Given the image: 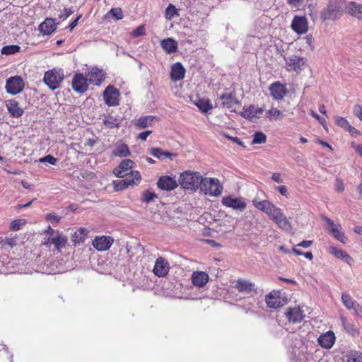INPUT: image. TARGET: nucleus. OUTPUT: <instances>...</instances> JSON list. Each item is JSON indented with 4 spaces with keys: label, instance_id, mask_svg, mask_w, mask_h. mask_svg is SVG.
Instances as JSON below:
<instances>
[{
    "label": "nucleus",
    "instance_id": "obj_1",
    "mask_svg": "<svg viewBox=\"0 0 362 362\" xmlns=\"http://www.w3.org/2000/svg\"><path fill=\"white\" fill-rule=\"evenodd\" d=\"M202 178L198 172L185 171L180 174L179 182L183 189L196 191L199 188Z\"/></svg>",
    "mask_w": 362,
    "mask_h": 362
},
{
    "label": "nucleus",
    "instance_id": "obj_2",
    "mask_svg": "<svg viewBox=\"0 0 362 362\" xmlns=\"http://www.w3.org/2000/svg\"><path fill=\"white\" fill-rule=\"evenodd\" d=\"M199 189L206 195L219 197L222 194L223 186L217 178L202 177Z\"/></svg>",
    "mask_w": 362,
    "mask_h": 362
},
{
    "label": "nucleus",
    "instance_id": "obj_3",
    "mask_svg": "<svg viewBox=\"0 0 362 362\" xmlns=\"http://www.w3.org/2000/svg\"><path fill=\"white\" fill-rule=\"evenodd\" d=\"M64 75L62 69H53L45 73L43 81L52 90L60 87Z\"/></svg>",
    "mask_w": 362,
    "mask_h": 362
},
{
    "label": "nucleus",
    "instance_id": "obj_4",
    "mask_svg": "<svg viewBox=\"0 0 362 362\" xmlns=\"http://www.w3.org/2000/svg\"><path fill=\"white\" fill-rule=\"evenodd\" d=\"M25 83L20 76H11L6 79L5 89L7 93L15 95L20 93L24 88Z\"/></svg>",
    "mask_w": 362,
    "mask_h": 362
},
{
    "label": "nucleus",
    "instance_id": "obj_5",
    "mask_svg": "<svg viewBox=\"0 0 362 362\" xmlns=\"http://www.w3.org/2000/svg\"><path fill=\"white\" fill-rule=\"evenodd\" d=\"M325 220L329 225V232L334 236V238L343 244L347 243L348 238L342 230L341 225L334 223L332 219L327 217H325Z\"/></svg>",
    "mask_w": 362,
    "mask_h": 362
},
{
    "label": "nucleus",
    "instance_id": "obj_6",
    "mask_svg": "<svg viewBox=\"0 0 362 362\" xmlns=\"http://www.w3.org/2000/svg\"><path fill=\"white\" fill-rule=\"evenodd\" d=\"M286 69L288 71H294L299 72L303 70L306 64V59L303 57L292 55L288 58H285Z\"/></svg>",
    "mask_w": 362,
    "mask_h": 362
},
{
    "label": "nucleus",
    "instance_id": "obj_7",
    "mask_svg": "<svg viewBox=\"0 0 362 362\" xmlns=\"http://www.w3.org/2000/svg\"><path fill=\"white\" fill-rule=\"evenodd\" d=\"M132 177H127L124 180H115L113 182L114 188L116 191L122 190L130 185L135 184L136 182H139L141 176L139 171L134 170L132 173Z\"/></svg>",
    "mask_w": 362,
    "mask_h": 362
},
{
    "label": "nucleus",
    "instance_id": "obj_8",
    "mask_svg": "<svg viewBox=\"0 0 362 362\" xmlns=\"http://www.w3.org/2000/svg\"><path fill=\"white\" fill-rule=\"evenodd\" d=\"M221 203L223 206L240 211H243L247 207V204L242 197H224L221 200Z\"/></svg>",
    "mask_w": 362,
    "mask_h": 362
},
{
    "label": "nucleus",
    "instance_id": "obj_9",
    "mask_svg": "<svg viewBox=\"0 0 362 362\" xmlns=\"http://www.w3.org/2000/svg\"><path fill=\"white\" fill-rule=\"evenodd\" d=\"M274 213L269 217L274 222H275L277 226L286 230L289 231L291 230V225L288 221V219L286 217V216L281 211V209L279 207L273 211Z\"/></svg>",
    "mask_w": 362,
    "mask_h": 362
},
{
    "label": "nucleus",
    "instance_id": "obj_10",
    "mask_svg": "<svg viewBox=\"0 0 362 362\" xmlns=\"http://www.w3.org/2000/svg\"><path fill=\"white\" fill-rule=\"evenodd\" d=\"M134 163L130 159L123 160L119 165L113 170V173L117 177H124L126 175L130 174L132 177V173L134 172L132 169L134 168Z\"/></svg>",
    "mask_w": 362,
    "mask_h": 362
},
{
    "label": "nucleus",
    "instance_id": "obj_11",
    "mask_svg": "<svg viewBox=\"0 0 362 362\" xmlns=\"http://www.w3.org/2000/svg\"><path fill=\"white\" fill-rule=\"evenodd\" d=\"M266 303L269 308L276 309L285 304V300L278 291H273L266 296Z\"/></svg>",
    "mask_w": 362,
    "mask_h": 362
},
{
    "label": "nucleus",
    "instance_id": "obj_12",
    "mask_svg": "<svg viewBox=\"0 0 362 362\" xmlns=\"http://www.w3.org/2000/svg\"><path fill=\"white\" fill-rule=\"evenodd\" d=\"M170 264L165 258L159 257L156 259L153 269V272L156 276L158 277H164L168 274Z\"/></svg>",
    "mask_w": 362,
    "mask_h": 362
},
{
    "label": "nucleus",
    "instance_id": "obj_13",
    "mask_svg": "<svg viewBox=\"0 0 362 362\" xmlns=\"http://www.w3.org/2000/svg\"><path fill=\"white\" fill-rule=\"evenodd\" d=\"M291 28L298 34H304L308 30V22L305 16H294L292 23Z\"/></svg>",
    "mask_w": 362,
    "mask_h": 362
},
{
    "label": "nucleus",
    "instance_id": "obj_14",
    "mask_svg": "<svg viewBox=\"0 0 362 362\" xmlns=\"http://www.w3.org/2000/svg\"><path fill=\"white\" fill-rule=\"evenodd\" d=\"M119 91L113 86H109L103 92V98L105 103L109 106L119 105Z\"/></svg>",
    "mask_w": 362,
    "mask_h": 362
},
{
    "label": "nucleus",
    "instance_id": "obj_15",
    "mask_svg": "<svg viewBox=\"0 0 362 362\" xmlns=\"http://www.w3.org/2000/svg\"><path fill=\"white\" fill-rule=\"evenodd\" d=\"M285 315L288 320L292 323L300 322L305 317L303 310L300 307H290L286 309Z\"/></svg>",
    "mask_w": 362,
    "mask_h": 362
},
{
    "label": "nucleus",
    "instance_id": "obj_16",
    "mask_svg": "<svg viewBox=\"0 0 362 362\" xmlns=\"http://www.w3.org/2000/svg\"><path fill=\"white\" fill-rule=\"evenodd\" d=\"M87 81L88 78L82 74H76L72 80V88L78 93H83L88 88Z\"/></svg>",
    "mask_w": 362,
    "mask_h": 362
},
{
    "label": "nucleus",
    "instance_id": "obj_17",
    "mask_svg": "<svg viewBox=\"0 0 362 362\" xmlns=\"http://www.w3.org/2000/svg\"><path fill=\"white\" fill-rule=\"evenodd\" d=\"M177 185L175 177L168 175L161 176L157 182L158 187L165 191H172L175 189Z\"/></svg>",
    "mask_w": 362,
    "mask_h": 362
},
{
    "label": "nucleus",
    "instance_id": "obj_18",
    "mask_svg": "<svg viewBox=\"0 0 362 362\" xmlns=\"http://www.w3.org/2000/svg\"><path fill=\"white\" fill-rule=\"evenodd\" d=\"M327 251L336 258L341 259L350 266L354 262V259L346 251L339 249L334 245H329Z\"/></svg>",
    "mask_w": 362,
    "mask_h": 362
},
{
    "label": "nucleus",
    "instance_id": "obj_19",
    "mask_svg": "<svg viewBox=\"0 0 362 362\" xmlns=\"http://www.w3.org/2000/svg\"><path fill=\"white\" fill-rule=\"evenodd\" d=\"M271 95L274 100H281L286 95V87L279 81L272 83L269 86Z\"/></svg>",
    "mask_w": 362,
    "mask_h": 362
},
{
    "label": "nucleus",
    "instance_id": "obj_20",
    "mask_svg": "<svg viewBox=\"0 0 362 362\" xmlns=\"http://www.w3.org/2000/svg\"><path fill=\"white\" fill-rule=\"evenodd\" d=\"M113 243V239L109 236L96 237L93 240V247L98 251L108 250Z\"/></svg>",
    "mask_w": 362,
    "mask_h": 362
},
{
    "label": "nucleus",
    "instance_id": "obj_21",
    "mask_svg": "<svg viewBox=\"0 0 362 362\" xmlns=\"http://www.w3.org/2000/svg\"><path fill=\"white\" fill-rule=\"evenodd\" d=\"M341 13L339 12V10L335 9L327 6L320 11V18L322 21L328 20L335 21L341 18Z\"/></svg>",
    "mask_w": 362,
    "mask_h": 362
},
{
    "label": "nucleus",
    "instance_id": "obj_22",
    "mask_svg": "<svg viewBox=\"0 0 362 362\" xmlns=\"http://www.w3.org/2000/svg\"><path fill=\"white\" fill-rule=\"evenodd\" d=\"M6 108L11 117L18 118L23 115L24 110L19 103L15 99H11L6 101Z\"/></svg>",
    "mask_w": 362,
    "mask_h": 362
},
{
    "label": "nucleus",
    "instance_id": "obj_23",
    "mask_svg": "<svg viewBox=\"0 0 362 362\" xmlns=\"http://www.w3.org/2000/svg\"><path fill=\"white\" fill-rule=\"evenodd\" d=\"M149 153L159 160H164L169 159L173 160L175 158L177 157V153L164 151L160 148H152L149 150Z\"/></svg>",
    "mask_w": 362,
    "mask_h": 362
},
{
    "label": "nucleus",
    "instance_id": "obj_24",
    "mask_svg": "<svg viewBox=\"0 0 362 362\" xmlns=\"http://www.w3.org/2000/svg\"><path fill=\"white\" fill-rule=\"evenodd\" d=\"M88 82L93 85H100L104 80V73L102 69L93 68L87 76Z\"/></svg>",
    "mask_w": 362,
    "mask_h": 362
},
{
    "label": "nucleus",
    "instance_id": "obj_25",
    "mask_svg": "<svg viewBox=\"0 0 362 362\" xmlns=\"http://www.w3.org/2000/svg\"><path fill=\"white\" fill-rule=\"evenodd\" d=\"M67 239L62 235H57L53 237H49L44 243L47 246L54 245L57 250H60L62 247H65Z\"/></svg>",
    "mask_w": 362,
    "mask_h": 362
},
{
    "label": "nucleus",
    "instance_id": "obj_26",
    "mask_svg": "<svg viewBox=\"0 0 362 362\" xmlns=\"http://www.w3.org/2000/svg\"><path fill=\"white\" fill-rule=\"evenodd\" d=\"M335 341V336L333 332L328 331L326 333L320 335L318 338L320 345L326 349L332 347Z\"/></svg>",
    "mask_w": 362,
    "mask_h": 362
},
{
    "label": "nucleus",
    "instance_id": "obj_27",
    "mask_svg": "<svg viewBox=\"0 0 362 362\" xmlns=\"http://www.w3.org/2000/svg\"><path fill=\"white\" fill-rule=\"evenodd\" d=\"M209 279L208 274L204 272H194L192 275V283L194 286L198 287H203L205 286Z\"/></svg>",
    "mask_w": 362,
    "mask_h": 362
},
{
    "label": "nucleus",
    "instance_id": "obj_28",
    "mask_svg": "<svg viewBox=\"0 0 362 362\" xmlns=\"http://www.w3.org/2000/svg\"><path fill=\"white\" fill-rule=\"evenodd\" d=\"M264 110L260 107H255V106L250 105L248 107L244 108L243 112L241 113L243 117L247 119H253L259 117V115L263 113Z\"/></svg>",
    "mask_w": 362,
    "mask_h": 362
},
{
    "label": "nucleus",
    "instance_id": "obj_29",
    "mask_svg": "<svg viewBox=\"0 0 362 362\" xmlns=\"http://www.w3.org/2000/svg\"><path fill=\"white\" fill-rule=\"evenodd\" d=\"M185 69L180 62L174 64L171 69L170 77L173 81H177L184 78Z\"/></svg>",
    "mask_w": 362,
    "mask_h": 362
},
{
    "label": "nucleus",
    "instance_id": "obj_30",
    "mask_svg": "<svg viewBox=\"0 0 362 362\" xmlns=\"http://www.w3.org/2000/svg\"><path fill=\"white\" fill-rule=\"evenodd\" d=\"M57 28V25L52 18H46L39 25V30L44 35L52 34Z\"/></svg>",
    "mask_w": 362,
    "mask_h": 362
},
{
    "label": "nucleus",
    "instance_id": "obj_31",
    "mask_svg": "<svg viewBox=\"0 0 362 362\" xmlns=\"http://www.w3.org/2000/svg\"><path fill=\"white\" fill-rule=\"evenodd\" d=\"M111 155L115 157H127L130 156V151L127 144L123 143H117L112 150Z\"/></svg>",
    "mask_w": 362,
    "mask_h": 362
},
{
    "label": "nucleus",
    "instance_id": "obj_32",
    "mask_svg": "<svg viewBox=\"0 0 362 362\" xmlns=\"http://www.w3.org/2000/svg\"><path fill=\"white\" fill-rule=\"evenodd\" d=\"M220 99L221 100L222 105L228 109L232 108L235 105L239 103V101L233 93H223L220 96Z\"/></svg>",
    "mask_w": 362,
    "mask_h": 362
},
{
    "label": "nucleus",
    "instance_id": "obj_33",
    "mask_svg": "<svg viewBox=\"0 0 362 362\" xmlns=\"http://www.w3.org/2000/svg\"><path fill=\"white\" fill-rule=\"evenodd\" d=\"M255 286L253 283L244 279H238L235 284V288L239 292L247 294L255 291Z\"/></svg>",
    "mask_w": 362,
    "mask_h": 362
},
{
    "label": "nucleus",
    "instance_id": "obj_34",
    "mask_svg": "<svg viewBox=\"0 0 362 362\" xmlns=\"http://www.w3.org/2000/svg\"><path fill=\"white\" fill-rule=\"evenodd\" d=\"M160 46L168 54L175 53L177 50V42L170 37L161 40Z\"/></svg>",
    "mask_w": 362,
    "mask_h": 362
},
{
    "label": "nucleus",
    "instance_id": "obj_35",
    "mask_svg": "<svg viewBox=\"0 0 362 362\" xmlns=\"http://www.w3.org/2000/svg\"><path fill=\"white\" fill-rule=\"evenodd\" d=\"M347 9L350 15L357 18H361V15L362 14V5L351 1L349 4Z\"/></svg>",
    "mask_w": 362,
    "mask_h": 362
},
{
    "label": "nucleus",
    "instance_id": "obj_36",
    "mask_svg": "<svg viewBox=\"0 0 362 362\" xmlns=\"http://www.w3.org/2000/svg\"><path fill=\"white\" fill-rule=\"evenodd\" d=\"M194 105L204 113L212 110L213 106L209 100L202 98L194 102Z\"/></svg>",
    "mask_w": 362,
    "mask_h": 362
},
{
    "label": "nucleus",
    "instance_id": "obj_37",
    "mask_svg": "<svg viewBox=\"0 0 362 362\" xmlns=\"http://www.w3.org/2000/svg\"><path fill=\"white\" fill-rule=\"evenodd\" d=\"M156 117L152 115L140 117L136 121V125L140 128H146L152 125L153 119Z\"/></svg>",
    "mask_w": 362,
    "mask_h": 362
},
{
    "label": "nucleus",
    "instance_id": "obj_38",
    "mask_svg": "<svg viewBox=\"0 0 362 362\" xmlns=\"http://www.w3.org/2000/svg\"><path fill=\"white\" fill-rule=\"evenodd\" d=\"M341 300L344 306L349 310L354 309L357 304V303L346 293H343L341 295Z\"/></svg>",
    "mask_w": 362,
    "mask_h": 362
},
{
    "label": "nucleus",
    "instance_id": "obj_39",
    "mask_svg": "<svg viewBox=\"0 0 362 362\" xmlns=\"http://www.w3.org/2000/svg\"><path fill=\"white\" fill-rule=\"evenodd\" d=\"M348 362H362V353L357 351H351L347 354Z\"/></svg>",
    "mask_w": 362,
    "mask_h": 362
},
{
    "label": "nucleus",
    "instance_id": "obj_40",
    "mask_svg": "<svg viewBox=\"0 0 362 362\" xmlns=\"http://www.w3.org/2000/svg\"><path fill=\"white\" fill-rule=\"evenodd\" d=\"M165 16L168 20H171L175 16H179L178 11L174 5L170 4L165 9Z\"/></svg>",
    "mask_w": 362,
    "mask_h": 362
},
{
    "label": "nucleus",
    "instance_id": "obj_41",
    "mask_svg": "<svg viewBox=\"0 0 362 362\" xmlns=\"http://www.w3.org/2000/svg\"><path fill=\"white\" fill-rule=\"evenodd\" d=\"M18 45H6L2 47L1 54L5 55L13 54L20 51Z\"/></svg>",
    "mask_w": 362,
    "mask_h": 362
},
{
    "label": "nucleus",
    "instance_id": "obj_42",
    "mask_svg": "<svg viewBox=\"0 0 362 362\" xmlns=\"http://www.w3.org/2000/svg\"><path fill=\"white\" fill-rule=\"evenodd\" d=\"M86 235V230L81 228L73 235V241L76 243L83 242L85 240Z\"/></svg>",
    "mask_w": 362,
    "mask_h": 362
},
{
    "label": "nucleus",
    "instance_id": "obj_43",
    "mask_svg": "<svg viewBox=\"0 0 362 362\" xmlns=\"http://www.w3.org/2000/svg\"><path fill=\"white\" fill-rule=\"evenodd\" d=\"M345 4V0H329L328 5L333 8L339 10L342 13L343 8Z\"/></svg>",
    "mask_w": 362,
    "mask_h": 362
},
{
    "label": "nucleus",
    "instance_id": "obj_44",
    "mask_svg": "<svg viewBox=\"0 0 362 362\" xmlns=\"http://www.w3.org/2000/svg\"><path fill=\"white\" fill-rule=\"evenodd\" d=\"M103 124L107 128H114L119 126L117 119L113 117L109 116L103 119Z\"/></svg>",
    "mask_w": 362,
    "mask_h": 362
},
{
    "label": "nucleus",
    "instance_id": "obj_45",
    "mask_svg": "<svg viewBox=\"0 0 362 362\" xmlns=\"http://www.w3.org/2000/svg\"><path fill=\"white\" fill-rule=\"evenodd\" d=\"M266 141H267V136L263 132H256L254 134L252 144H264L266 142Z\"/></svg>",
    "mask_w": 362,
    "mask_h": 362
},
{
    "label": "nucleus",
    "instance_id": "obj_46",
    "mask_svg": "<svg viewBox=\"0 0 362 362\" xmlns=\"http://www.w3.org/2000/svg\"><path fill=\"white\" fill-rule=\"evenodd\" d=\"M156 198H157V195L153 192L148 189L144 192L141 200L143 202L150 203Z\"/></svg>",
    "mask_w": 362,
    "mask_h": 362
},
{
    "label": "nucleus",
    "instance_id": "obj_47",
    "mask_svg": "<svg viewBox=\"0 0 362 362\" xmlns=\"http://www.w3.org/2000/svg\"><path fill=\"white\" fill-rule=\"evenodd\" d=\"M267 115L270 120H276L282 115V112L276 108H272L267 112Z\"/></svg>",
    "mask_w": 362,
    "mask_h": 362
},
{
    "label": "nucleus",
    "instance_id": "obj_48",
    "mask_svg": "<svg viewBox=\"0 0 362 362\" xmlns=\"http://www.w3.org/2000/svg\"><path fill=\"white\" fill-rule=\"evenodd\" d=\"M252 203H253V205L259 210L262 211H264V210L266 209V208L267 206H269V204L270 203L269 201L268 200H262V201H257L255 199H254L252 201Z\"/></svg>",
    "mask_w": 362,
    "mask_h": 362
},
{
    "label": "nucleus",
    "instance_id": "obj_49",
    "mask_svg": "<svg viewBox=\"0 0 362 362\" xmlns=\"http://www.w3.org/2000/svg\"><path fill=\"white\" fill-rule=\"evenodd\" d=\"M334 121L339 127H340L346 130L348 127H350L349 122L344 117H341L339 116H336L334 117Z\"/></svg>",
    "mask_w": 362,
    "mask_h": 362
},
{
    "label": "nucleus",
    "instance_id": "obj_50",
    "mask_svg": "<svg viewBox=\"0 0 362 362\" xmlns=\"http://www.w3.org/2000/svg\"><path fill=\"white\" fill-rule=\"evenodd\" d=\"M109 13L117 20H120L123 18V12L120 8H113L109 11Z\"/></svg>",
    "mask_w": 362,
    "mask_h": 362
},
{
    "label": "nucleus",
    "instance_id": "obj_51",
    "mask_svg": "<svg viewBox=\"0 0 362 362\" xmlns=\"http://www.w3.org/2000/svg\"><path fill=\"white\" fill-rule=\"evenodd\" d=\"M39 161L40 163H48L50 165H54L56 164L57 159L56 158H54V156H52V155L49 154V155H47V156L40 158Z\"/></svg>",
    "mask_w": 362,
    "mask_h": 362
},
{
    "label": "nucleus",
    "instance_id": "obj_52",
    "mask_svg": "<svg viewBox=\"0 0 362 362\" xmlns=\"http://www.w3.org/2000/svg\"><path fill=\"white\" fill-rule=\"evenodd\" d=\"M74 13L73 8H64L60 14H59V18L62 20H65L68 17H69L72 13Z\"/></svg>",
    "mask_w": 362,
    "mask_h": 362
},
{
    "label": "nucleus",
    "instance_id": "obj_53",
    "mask_svg": "<svg viewBox=\"0 0 362 362\" xmlns=\"http://www.w3.org/2000/svg\"><path fill=\"white\" fill-rule=\"evenodd\" d=\"M25 223V221L23 219H16L11 222V229L13 230H18Z\"/></svg>",
    "mask_w": 362,
    "mask_h": 362
},
{
    "label": "nucleus",
    "instance_id": "obj_54",
    "mask_svg": "<svg viewBox=\"0 0 362 362\" xmlns=\"http://www.w3.org/2000/svg\"><path fill=\"white\" fill-rule=\"evenodd\" d=\"M145 35V27L144 25L137 27L132 33V35L134 37H137Z\"/></svg>",
    "mask_w": 362,
    "mask_h": 362
},
{
    "label": "nucleus",
    "instance_id": "obj_55",
    "mask_svg": "<svg viewBox=\"0 0 362 362\" xmlns=\"http://www.w3.org/2000/svg\"><path fill=\"white\" fill-rule=\"evenodd\" d=\"M310 115L316 119L322 126L324 128L326 127V120L324 117H322L319 115H317L315 111L310 110Z\"/></svg>",
    "mask_w": 362,
    "mask_h": 362
},
{
    "label": "nucleus",
    "instance_id": "obj_56",
    "mask_svg": "<svg viewBox=\"0 0 362 362\" xmlns=\"http://www.w3.org/2000/svg\"><path fill=\"white\" fill-rule=\"evenodd\" d=\"M354 114L362 122V107L359 105H356L354 107Z\"/></svg>",
    "mask_w": 362,
    "mask_h": 362
},
{
    "label": "nucleus",
    "instance_id": "obj_57",
    "mask_svg": "<svg viewBox=\"0 0 362 362\" xmlns=\"http://www.w3.org/2000/svg\"><path fill=\"white\" fill-rule=\"evenodd\" d=\"M276 208H277L276 206H275L272 202H270L269 204V206H267L266 208L264 213H265L267 215L269 216V217H270L272 215V214L274 213L273 211H274L276 209Z\"/></svg>",
    "mask_w": 362,
    "mask_h": 362
},
{
    "label": "nucleus",
    "instance_id": "obj_58",
    "mask_svg": "<svg viewBox=\"0 0 362 362\" xmlns=\"http://www.w3.org/2000/svg\"><path fill=\"white\" fill-rule=\"evenodd\" d=\"M4 245H8L10 247H13L17 245V239L15 238H6L4 240Z\"/></svg>",
    "mask_w": 362,
    "mask_h": 362
},
{
    "label": "nucleus",
    "instance_id": "obj_59",
    "mask_svg": "<svg viewBox=\"0 0 362 362\" xmlns=\"http://www.w3.org/2000/svg\"><path fill=\"white\" fill-rule=\"evenodd\" d=\"M334 189L337 192H339L344 191V186L343 182L341 180L337 179L336 183L334 185Z\"/></svg>",
    "mask_w": 362,
    "mask_h": 362
},
{
    "label": "nucleus",
    "instance_id": "obj_60",
    "mask_svg": "<svg viewBox=\"0 0 362 362\" xmlns=\"http://www.w3.org/2000/svg\"><path fill=\"white\" fill-rule=\"evenodd\" d=\"M47 218L51 222L58 223L61 220V217L55 214H49L47 216Z\"/></svg>",
    "mask_w": 362,
    "mask_h": 362
},
{
    "label": "nucleus",
    "instance_id": "obj_61",
    "mask_svg": "<svg viewBox=\"0 0 362 362\" xmlns=\"http://www.w3.org/2000/svg\"><path fill=\"white\" fill-rule=\"evenodd\" d=\"M151 133V131L150 130H147V131H144V132H142L141 133L139 134L138 135V139L142 140V141H145L147 138V136Z\"/></svg>",
    "mask_w": 362,
    "mask_h": 362
},
{
    "label": "nucleus",
    "instance_id": "obj_62",
    "mask_svg": "<svg viewBox=\"0 0 362 362\" xmlns=\"http://www.w3.org/2000/svg\"><path fill=\"white\" fill-rule=\"evenodd\" d=\"M303 0H287V3L293 6V7H299Z\"/></svg>",
    "mask_w": 362,
    "mask_h": 362
},
{
    "label": "nucleus",
    "instance_id": "obj_63",
    "mask_svg": "<svg viewBox=\"0 0 362 362\" xmlns=\"http://www.w3.org/2000/svg\"><path fill=\"white\" fill-rule=\"evenodd\" d=\"M276 189L279 191V192L284 195V196H287L288 195V190H287V187L284 185H281V186H278L276 187Z\"/></svg>",
    "mask_w": 362,
    "mask_h": 362
},
{
    "label": "nucleus",
    "instance_id": "obj_64",
    "mask_svg": "<svg viewBox=\"0 0 362 362\" xmlns=\"http://www.w3.org/2000/svg\"><path fill=\"white\" fill-rule=\"evenodd\" d=\"M353 310L358 317L362 318V307L359 304L357 303Z\"/></svg>",
    "mask_w": 362,
    "mask_h": 362
}]
</instances>
